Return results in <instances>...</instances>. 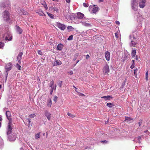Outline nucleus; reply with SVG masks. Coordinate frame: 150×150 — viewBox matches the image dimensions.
<instances>
[{
  "instance_id": "nucleus-1",
  "label": "nucleus",
  "mask_w": 150,
  "mask_h": 150,
  "mask_svg": "<svg viewBox=\"0 0 150 150\" xmlns=\"http://www.w3.org/2000/svg\"><path fill=\"white\" fill-rule=\"evenodd\" d=\"M2 17L4 20L6 21H8L10 17L9 12L7 11H4L3 13Z\"/></svg>"
},
{
  "instance_id": "nucleus-2",
  "label": "nucleus",
  "mask_w": 150,
  "mask_h": 150,
  "mask_svg": "<svg viewBox=\"0 0 150 150\" xmlns=\"http://www.w3.org/2000/svg\"><path fill=\"white\" fill-rule=\"evenodd\" d=\"M69 16L70 19L71 20H73L76 23L78 24L81 22L80 20H77V18L75 14H71L70 15H69Z\"/></svg>"
},
{
  "instance_id": "nucleus-3",
  "label": "nucleus",
  "mask_w": 150,
  "mask_h": 150,
  "mask_svg": "<svg viewBox=\"0 0 150 150\" xmlns=\"http://www.w3.org/2000/svg\"><path fill=\"white\" fill-rule=\"evenodd\" d=\"M138 0H132L131 5L132 8L134 11H137V8Z\"/></svg>"
},
{
  "instance_id": "nucleus-4",
  "label": "nucleus",
  "mask_w": 150,
  "mask_h": 150,
  "mask_svg": "<svg viewBox=\"0 0 150 150\" xmlns=\"http://www.w3.org/2000/svg\"><path fill=\"white\" fill-rule=\"evenodd\" d=\"M3 38L5 40L10 41L12 39V36L9 33H8L4 34Z\"/></svg>"
},
{
  "instance_id": "nucleus-5",
  "label": "nucleus",
  "mask_w": 150,
  "mask_h": 150,
  "mask_svg": "<svg viewBox=\"0 0 150 150\" xmlns=\"http://www.w3.org/2000/svg\"><path fill=\"white\" fill-rule=\"evenodd\" d=\"M6 133L9 140L10 141H13L15 140L16 137L14 134H12L11 132L10 133L8 134L7 131Z\"/></svg>"
},
{
  "instance_id": "nucleus-6",
  "label": "nucleus",
  "mask_w": 150,
  "mask_h": 150,
  "mask_svg": "<svg viewBox=\"0 0 150 150\" xmlns=\"http://www.w3.org/2000/svg\"><path fill=\"white\" fill-rule=\"evenodd\" d=\"M8 120H9V122L8 123V124L7 128V130L8 134H9L11 132H12L13 128L12 126V120L10 118Z\"/></svg>"
},
{
  "instance_id": "nucleus-7",
  "label": "nucleus",
  "mask_w": 150,
  "mask_h": 150,
  "mask_svg": "<svg viewBox=\"0 0 150 150\" xmlns=\"http://www.w3.org/2000/svg\"><path fill=\"white\" fill-rule=\"evenodd\" d=\"M129 38L131 40V43L130 44V46L132 47H134L136 44L135 41L136 38L133 35H130Z\"/></svg>"
},
{
  "instance_id": "nucleus-8",
  "label": "nucleus",
  "mask_w": 150,
  "mask_h": 150,
  "mask_svg": "<svg viewBox=\"0 0 150 150\" xmlns=\"http://www.w3.org/2000/svg\"><path fill=\"white\" fill-rule=\"evenodd\" d=\"M146 0H139V6L140 8H144L146 5Z\"/></svg>"
},
{
  "instance_id": "nucleus-9",
  "label": "nucleus",
  "mask_w": 150,
  "mask_h": 150,
  "mask_svg": "<svg viewBox=\"0 0 150 150\" xmlns=\"http://www.w3.org/2000/svg\"><path fill=\"white\" fill-rule=\"evenodd\" d=\"M56 24L57 27L61 30H64L66 28V25L64 24H61L59 22H57Z\"/></svg>"
},
{
  "instance_id": "nucleus-10",
  "label": "nucleus",
  "mask_w": 150,
  "mask_h": 150,
  "mask_svg": "<svg viewBox=\"0 0 150 150\" xmlns=\"http://www.w3.org/2000/svg\"><path fill=\"white\" fill-rule=\"evenodd\" d=\"M45 116L48 120H50L51 117V114L47 110H46L45 111Z\"/></svg>"
},
{
  "instance_id": "nucleus-11",
  "label": "nucleus",
  "mask_w": 150,
  "mask_h": 150,
  "mask_svg": "<svg viewBox=\"0 0 150 150\" xmlns=\"http://www.w3.org/2000/svg\"><path fill=\"white\" fill-rule=\"evenodd\" d=\"M12 66V64L11 63H8L5 66V68L6 71L10 70Z\"/></svg>"
},
{
  "instance_id": "nucleus-12",
  "label": "nucleus",
  "mask_w": 150,
  "mask_h": 150,
  "mask_svg": "<svg viewBox=\"0 0 150 150\" xmlns=\"http://www.w3.org/2000/svg\"><path fill=\"white\" fill-rule=\"evenodd\" d=\"M84 16V15L80 12H78L77 13L76 16L77 20H79V19L81 20L83 18Z\"/></svg>"
},
{
  "instance_id": "nucleus-13",
  "label": "nucleus",
  "mask_w": 150,
  "mask_h": 150,
  "mask_svg": "<svg viewBox=\"0 0 150 150\" xmlns=\"http://www.w3.org/2000/svg\"><path fill=\"white\" fill-rule=\"evenodd\" d=\"M109 69L108 65H105L103 68V71L104 74H107L109 72Z\"/></svg>"
},
{
  "instance_id": "nucleus-14",
  "label": "nucleus",
  "mask_w": 150,
  "mask_h": 150,
  "mask_svg": "<svg viewBox=\"0 0 150 150\" xmlns=\"http://www.w3.org/2000/svg\"><path fill=\"white\" fill-rule=\"evenodd\" d=\"M105 57L107 61H109L110 60V53L109 52L107 51L105 52Z\"/></svg>"
},
{
  "instance_id": "nucleus-15",
  "label": "nucleus",
  "mask_w": 150,
  "mask_h": 150,
  "mask_svg": "<svg viewBox=\"0 0 150 150\" xmlns=\"http://www.w3.org/2000/svg\"><path fill=\"white\" fill-rule=\"evenodd\" d=\"M62 64L61 62L59 60L55 59L54 62L53 66H56L57 65H60Z\"/></svg>"
},
{
  "instance_id": "nucleus-16",
  "label": "nucleus",
  "mask_w": 150,
  "mask_h": 150,
  "mask_svg": "<svg viewBox=\"0 0 150 150\" xmlns=\"http://www.w3.org/2000/svg\"><path fill=\"white\" fill-rule=\"evenodd\" d=\"M7 4L6 5H6H5L4 4V3H0V6L1 7H4V8H5L6 7H9L10 5V3L8 0L7 1Z\"/></svg>"
},
{
  "instance_id": "nucleus-17",
  "label": "nucleus",
  "mask_w": 150,
  "mask_h": 150,
  "mask_svg": "<svg viewBox=\"0 0 150 150\" xmlns=\"http://www.w3.org/2000/svg\"><path fill=\"white\" fill-rule=\"evenodd\" d=\"M16 30L17 32L19 34H21L23 30H22L18 26L16 25Z\"/></svg>"
},
{
  "instance_id": "nucleus-18",
  "label": "nucleus",
  "mask_w": 150,
  "mask_h": 150,
  "mask_svg": "<svg viewBox=\"0 0 150 150\" xmlns=\"http://www.w3.org/2000/svg\"><path fill=\"white\" fill-rule=\"evenodd\" d=\"M18 11L21 15H26L28 14V13L26 11H25L23 9H19Z\"/></svg>"
},
{
  "instance_id": "nucleus-19",
  "label": "nucleus",
  "mask_w": 150,
  "mask_h": 150,
  "mask_svg": "<svg viewBox=\"0 0 150 150\" xmlns=\"http://www.w3.org/2000/svg\"><path fill=\"white\" fill-rule=\"evenodd\" d=\"M141 136L138 137H137L134 138V140L136 142L140 143L141 140Z\"/></svg>"
},
{
  "instance_id": "nucleus-20",
  "label": "nucleus",
  "mask_w": 150,
  "mask_h": 150,
  "mask_svg": "<svg viewBox=\"0 0 150 150\" xmlns=\"http://www.w3.org/2000/svg\"><path fill=\"white\" fill-rule=\"evenodd\" d=\"M101 98H103L105 100H110V99L112 98V97L111 96H104L101 97Z\"/></svg>"
},
{
  "instance_id": "nucleus-21",
  "label": "nucleus",
  "mask_w": 150,
  "mask_h": 150,
  "mask_svg": "<svg viewBox=\"0 0 150 150\" xmlns=\"http://www.w3.org/2000/svg\"><path fill=\"white\" fill-rule=\"evenodd\" d=\"M132 119L130 117H125V121L128 123H130L132 121Z\"/></svg>"
},
{
  "instance_id": "nucleus-22",
  "label": "nucleus",
  "mask_w": 150,
  "mask_h": 150,
  "mask_svg": "<svg viewBox=\"0 0 150 150\" xmlns=\"http://www.w3.org/2000/svg\"><path fill=\"white\" fill-rule=\"evenodd\" d=\"M52 104V100L51 99H49L47 100V106L49 108H50Z\"/></svg>"
},
{
  "instance_id": "nucleus-23",
  "label": "nucleus",
  "mask_w": 150,
  "mask_h": 150,
  "mask_svg": "<svg viewBox=\"0 0 150 150\" xmlns=\"http://www.w3.org/2000/svg\"><path fill=\"white\" fill-rule=\"evenodd\" d=\"M63 47V45L61 44H59L57 47V49L59 50H61Z\"/></svg>"
},
{
  "instance_id": "nucleus-24",
  "label": "nucleus",
  "mask_w": 150,
  "mask_h": 150,
  "mask_svg": "<svg viewBox=\"0 0 150 150\" xmlns=\"http://www.w3.org/2000/svg\"><path fill=\"white\" fill-rule=\"evenodd\" d=\"M81 23H82V25L85 26L91 27V24L88 23H87L86 22H82L81 21Z\"/></svg>"
},
{
  "instance_id": "nucleus-25",
  "label": "nucleus",
  "mask_w": 150,
  "mask_h": 150,
  "mask_svg": "<svg viewBox=\"0 0 150 150\" xmlns=\"http://www.w3.org/2000/svg\"><path fill=\"white\" fill-rule=\"evenodd\" d=\"M6 116L7 117V118L8 119H9L10 117V116H11V112L10 111H8L6 112Z\"/></svg>"
},
{
  "instance_id": "nucleus-26",
  "label": "nucleus",
  "mask_w": 150,
  "mask_h": 150,
  "mask_svg": "<svg viewBox=\"0 0 150 150\" xmlns=\"http://www.w3.org/2000/svg\"><path fill=\"white\" fill-rule=\"evenodd\" d=\"M23 54V53L21 52L18 55L17 58L18 59V62L19 63H20V60L21 59V57L22 56V55Z\"/></svg>"
},
{
  "instance_id": "nucleus-27",
  "label": "nucleus",
  "mask_w": 150,
  "mask_h": 150,
  "mask_svg": "<svg viewBox=\"0 0 150 150\" xmlns=\"http://www.w3.org/2000/svg\"><path fill=\"white\" fill-rule=\"evenodd\" d=\"M98 8L97 7H94L92 9V12L93 13H96L98 11Z\"/></svg>"
},
{
  "instance_id": "nucleus-28",
  "label": "nucleus",
  "mask_w": 150,
  "mask_h": 150,
  "mask_svg": "<svg viewBox=\"0 0 150 150\" xmlns=\"http://www.w3.org/2000/svg\"><path fill=\"white\" fill-rule=\"evenodd\" d=\"M67 29L69 31H71L74 30V28L71 26H68Z\"/></svg>"
},
{
  "instance_id": "nucleus-29",
  "label": "nucleus",
  "mask_w": 150,
  "mask_h": 150,
  "mask_svg": "<svg viewBox=\"0 0 150 150\" xmlns=\"http://www.w3.org/2000/svg\"><path fill=\"white\" fill-rule=\"evenodd\" d=\"M136 54V52L135 50H133L132 51L131 55L132 57H134Z\"/></svg>"
},
{
  "instance_id": "nucleus-30",
  "label": "nucleus",
  "mask_w": 150,
  "mask_h": 150,
  "mask_svg": "<svg viewBox=\"0 0 150 150\" xmlns=\"http://www.w3.org/2000/svg\"><path fill=\"white\" fill-rule=\"evenodd\" d=\"M40 132H39L36 134L35 135V138L36 139H38L40 138Z\"/></svg>"
},
{
  "instance_id": "nucleus-31",
  "label": "nucleus",
  "mask_w": 150,
  "mask_h": 150,
  "mask_svg": "<svg viewBox=\"0 0 150 150\" xmlns=\"http://www.w3.org/2000/svg\"><path fill=\"white\" fill-rule=\"evenodd\" d=\"M138 71V69L137 68H136L134 70V76L137 78V72Z\"/></svg>"
},
{
  "instance_id": "nucleus-32",
  "label": "nucleus",
  "mask_w": 150,
  "mask_h": 150,
  "mask_svg": "<svg viewBox=\"0 0 150 150\" xmlns=\"http://www.w3.org/2000/svg\"><path fill=\"white\" fill-rule=\"evenodd\" d=\"M42 4L44 8L46 10H47L48 9L47 6L45 2H44L43 3H42Z\"/></svg>"
},
{
  "instance_id": "nucleus-33",
  "label": "nucleus",
  "mask_w": 150,
  "mask_h": 150,
  "mask_svg": "<svg viewBox=\"0 0 150 150\" xmlns=\"http://www.w3.org/2000/svg\"><path fill=\"white\" fill-rule=\"evenodd\" d=\"M37 13L39 15L41 16H45V14L42 11H39Z\"/></svg>"
},
{
  "instance_id": "nucleus-34",
  "label": "nucleus",
  "mask_w": 150,
  "mask_h": 150,
  "mask_svg": "<svg viewBox=\"0 0 150 150\" xmlns=\"http://www.w3.org/2000/svg\"><path fill=\"white\" fill-rule=\"evenodd\" d=\"M47 14L48 15V16L51 18H54V16L51 13H50L48 12H47Z\"/></svg>"
},
{
  "instance_id": "nucleus-35",
  "label": "nucleus",
  "mask_w": 150,
  "mask_h": 150,
  "mask_svg": "<svg viewBox=\"0 0 150 150\" xmlns=\"http://www.w3.org/2000/svg\"><path fill=\"white\" fill-rule=\"evenodd\" d=\"M0 148H1L3 145L4 142L3 140L1 138H0Z\"/></svg>"
},
{
  "instance_id": "nucleus-36",
  "label": "nucleus",
  "mask_w": 150,
  "mask_h": 150,
  "mask_svg": "<svg viewBox=\"0 0 150 150\" xmlns=\"http://www.w3.org/2000/svg\"><path fill=\"white\" fill-rule=\"evenodd\" d=\"M54 81L53 80H52L50 82V83L49 84V85L50 87H52L53 86V85L54 84Z\"/></svg>"
},
{
  "instance_id": "nucleus-37",
  "label": "nucleus",
  "mask_w": 150,
  "mask_h": 150,
  "mask_svg": "<svg viewBox=\"0 0 150 150\" xmlns=\"http://www.w3.org/2000/svg\"><path fill=\"white\" fill-rule=\"evenodd\" d=\"M128 54L127 53H125L124 56V60H126L128 58Z\"/></svg>"
},
{
  "instance_id": "nucleus-38",
  "label": "nucleus",
  "mask_w": 150,
  "mask_h": 150,
  "mask_svg": "<svg viewBox=\"0 0 150 150\" xmlns=\"http://www.w3.org/2000/svg\"><path fill=\"white\" fill-rule=\"evenodd\" d=\"M4 46V43L0 42V48L3 49Z\"/></svg>"
},
{
  "instance_id": "nucleus-39",
  "label": "nucleus",
  "mask_w": 150,
  "mask_h": 150,
  "mask_svg": "<svg viewBox=\"0 0 150 150\" xmlns=\"http://www.w3.org/2000/svg\"><path fill=\"white\" fill-rule=\"evenodd\" d=\"M16 67L18 70H21V66L18 63L16 64Z\"/></svg>"
},
{
  "instance_id": "nucleus-40",
  "label": "nucleus",
  "mask_w": 150,
  "mask_h": 150,
  "mask_svg": "<svg viewBox=\"0 0 150 150\" xmlns=\"http://www.w3.org/2000/svg\"><path fill=\"white\" fill-rule=\"evenodd\" d=\"M67 115L71 117H72V118H74L75 117V116L74 115H72L69 112H68L67 113Z\"/></svg>"
},
{
  "instance_id": "nucleus-41",
  "label": "nucleus",
  "mask_w": 150,
  "mask_h": 150,
  "mask_svg": "<svg viewBox=\"0 0 150 150\" xmlns=\"http://www.w3.org/2000/svg\"><path fill=\"white\" fill-rule=\"evenodd\" d=\"M107 105L109 108H111L112 106V104L110 103H107Z\"/></svg>"
},
{
  "instance_id": "nucleus-42",
  "label": "nucleus",
  "mask_w": 150,
  "mask_h": 150,
  "mask_svg": "<svg viewBox=\"0 0 150 150\" xmlns=\"http://www.w3.org/2000/svg\"><path fill=\"white\" fill-rule=\"evenodd\" d=\"M36 116V115H35V114H31V115H29V117L30 118H34V117H35V116Z\"/></svg>"
},
{
  "instance_id": "nucleus-43",
  "label": "nucleus",
  "mask_w": 150,
  "mask_h": 150,
  "mask_svg": "<svg viewBox=\"0 0 150 150\" xmlns=\"http://www.w3.org/2000/svg\"><path fill=\"white\" fill-rule=\"evenodd\" d=\"M58 97L56 96H55L54 97L53 100L55 102H56L57 100Z\"/></svg>"
},
{
  "instance_id": "nucleus-44",
  "label": "nucleus",
  "mask_w": 150,
  "mask_h": 150,
  "mask_svg": "<svg viewBox=\"0 0 150 150\" xmlns=\"http://www.w3.org/2000/svg\"><path fill=\"white\" fill-rule=\"evenodd\" d=\"M73 36L72 35H70L68 38L67 40H72V39H73Z\"/></svg>"
},
{
  "instance_id": "nucleus-45",
  "label": "nucleus",
  "mask_w": 150,
  "mask_h": 150,
  "mask_svg": "<svg viewBox=\"0 0 150 150\" xmlns=\"http://www.w3.org/2000/svg\"><path fill=\"white\" fill-rule=\"evenodd\" d=\"M83 6L84 7H87L89 5L87 3H83Z\"/></svg>"
},
{
  "instance_id": "nucleus-46",
  "label": "nucleus",
  "mask_w": 150,
  "mask_h": 150,
  "mask_svg": "<svg viewBox=\"0 0 150 150\" xmlns=\"http://www.w3.org/2000/svg\"><path fill=\"white\" fill-rule=\"evenodd\" d=\"M148 71H147L146 73V80H147L148 79Z\"/></svg>"
},
{
  "instance_id": "nucleus-47",
  "label": "nucleus",
  "mask_w": 150,
  "mask_h": 150,
  "mask_svg": "<svg viewBox=\"0 0 150 150\" xmlns=\"http://www.w3.org/2000/svg\"><path fill=\"white\" fill-rule=\"evenodd\" d=\"M62 81H60L58 82V84L60 87H61L62 86Z\"/></svg>"
},
{
  "instance_id": "nucleus-48",
  "label": "nucleus",
  "mask_w": 150,
  "mask_h": 150,
  "mask_svg": "<svg viewBox=\"0 0 150 150\" xmlns=\"http://www.w3.org/2000/svg\"><path fill=\"white\" fill-rule=\"evenodd\" d=\"M53 9L54 11H57L58 10V8L55 6L53 7Z\"/></svg>"
},
{
  "instance_id": "nucleus-49",
  "label": "nucleus",
  "mask_w": 150,
  "mask_h": 150,
  "mask_svg": "<svg viewBox=\"0 0 150 150\" xmlns=\"http://www.w3.org/2000/svg\"><path fill=\"white\" fill-rule=\"evenodd\" d=\"M38 54L40 55H42V52L40 50H39L38 51Z\"/></svg>"
},
{
  "instance_id": "nucleus-50",
  "label": "nucleus",
  "mask_w": 150,
  "mask_h": 150,
  "mask_svg": "<svg viewBox=\"0 0 150 150\" xmlns=\"http://www.w3.org/2000/svg\"><path fill=\"white\" fill-rule=\"evenodd\" d=\"M134 63H132L130 67L131 69H132L134 68Z\"/></svg>"
},
{
  "instance_id": "nucleus-51",
  "label": "nucleus",
  "mask_w": 150,
  "mask_h": 150,
  "mask_svg": "<svg viewBox=\"0 0 150 150\" xmlns=\"http://www.w3.org/2000/svg\"><path fill=\"white\" fill-rule=\"evenodd\" d=\"M140 19L142 21V20L143 19V18L142 16H139V17L138 18V21Z\"/></svg>"
},
{
  "instance_id": "nucleus-52",
  "label": "nucleus",
  "mask_w": 150,
  "mask_h": 150,
  "mask_svg": "<svg viewBox=\"0 0 150 150\" xmlns=\"http://www.w3.org/2000/svg\"><path fill=\"white\" fill-rule=\"evenodd\" d=\"M56 85H55L54 88V86H53L52 87H51V89H52L53 90H54H54H55L56 89Z\"/></svg>"
},
{
  "instance_id": "nucleus-53",
  "label": "nucleus",
  "mask_w": 150,
  "mask_h": 150,
  "mask_svg": "<svg viewBox=\"0 0 150 150\" xmlns=\"http://www.w3.org/2000/svg\"><path fill=\"white\" fill-rule=\"evenodd\" d=\"M68 73L70 75H72L73 74V71H69Z\"/></svg>"
},
{
  "instance_id": "nucleus-54",
  "label": "nucleus",
  "mask_w": 150,
  "mask_h": 150,
  "mask_svg": "<svg viewBox=\"0 0 150 150\" xmlns=\"http://www.w3.org/2000/svg\"><path fill=\"white\" fill-rule=\"evenodd\" d=\"M89 57H90V56H89V55L88 54H87L86 56V59H88L89 58Z\"/></svg>"
},
{
  "instance_id": "nucleus-55",
  "label": "nucleus",
  "mask_w": 150,
  "mask_h": 150,
  "mask_svg": "<svg viewBox=\"0 0 150 150\" xmlns=\"http://www.w3.org/2000/svg\"><path fill=\"white\" fill-rule=\"evenodd\" d=\"M115 36L117 38H118V33H115Z\"/></svg>"
},
{
  "instance_id": "nucleus-56",
  "label": "nucleus",
  "mask_w": 150,
  "mask_h": 150,
  "mask_svg": "<svg viewBox=\"0 0 150 150\" xmlns=\"http://www.w3.org/2000/svg\"><path fill=\"white\" fill-rule=\"evenodd\" d=\"M28 121V122L29 124H30L31 122V120L30 119H27Z\"/></svg>"
},
{
  "instance_id": "nucleus-57",
  "label": "nucleus",
  "mask_w": 150,
  "mask_h": 150,
  "mask_svg": "<svg viewBox=\"0 0 150 150\" xmlns=\"http://www.w3.org/2000/svg\"><path fill=\"white\" fill-rule=\"evenodd\" d=\"M115 23L116 24L119 25L120 24V22L118 21H117L115 22Z\"/></svg>"
},
{
  "instance_id": "nucleus-58",
  "label": "nucleus",
  "mask_w": 150,
  "mask_h": 150,
  "mask_svg": "<svg viewBox=\"0 0 150 150\" xmlns=\"http://www.w3.org/2000/svg\"><path fill=\"white\" fill-rule=\"evenodd\" d=\"M79 95L80 96H84V94H83L81 93H79Z\"/></svg>"
},
{
  "instance_id": "nucleus-59",
  "label": "nucleus",
  "mask_w": 150,
  "mask_h": 150,
  "mask_svg": "<svg viewBox=\"0 0 150 150\" xmlns=\"http://www.w3.org/2000/svg\"><path fill=\"white\" fill-rule=\"evenodd\" d=\"M64 17L67 19H69V17L68 16L67 17L66 15H64Z\"/></svg>"
},
{
  "instance_id": "nucleus-60",
  "label": "nucleus",
  "mask_w": 150,
  "mask_h": 150,
  "mask_svg": "<svg viewBox=\"0 0 150 150\" xmlns=\"http://www.w3.org/2000/svg\"><path fill=\"white\" fill-rule=\"evenodd\" d=\"M142 121H141V122H139V126H140L141 124H142Z\"/></svg>"
},
{
  "instance_id": "nucleus-61",
  "label": "nucleus",
  "mask_w": 150,
  "mask_h": 150,
  "mask_svg": "<svg viewBox=\"0 0 150 150\" xmlns=\"http://www.w3.org/2000/svg\"><path fill=\"white\" fill-rule=\"evenodd\" d=\"M101 142L103 143H106L107 142V141L106 140H105L104 141H102Z\"/></svg>"
},
{
  "instance_id": "nucleus-62",
  "label": "nucleus",
  "mask_w": 150,
  "mask_h": 150,
  "mask_svg": "<svg viewBox=\"0 0 150 150\" xmlns=\"http://www.w3.org/2000/svg\"><path fill=\"white\" fill-rule=\"evenodd\" d=\"M2 117L1 116H0V121H2Z\"/></svg>"
},
{
  "instance_id": "nucleus-63",
  "label": "nucleus",
  "mask_w": 150,
  "mask_h": 150,
  "mask_svg": "<svg viewBox=\"0 0 150 150\" xmlns=\"http://www.w3.org/2000/svg\"><path fill=\"white\" fill-rule=\"evenodd\" d=\"M66 1L67 3H69L70 2V0H66Z\"/></svg>"
},
{
  "instance_id": "nucleus-64",
  "label": "nucleus",
  "mask_w": 150,
  "mask_h": 150,
  "mask_svg": "<svg viewBox=\"0 0 150 150\" xmlns=\"http://www.w3.org/2000/svg\"><path fill=\"white\" fill-rule=\"evenodd\" d=\"M103 0H99V1L100 2H103Z\"/></svg>"
}]
</instances>
